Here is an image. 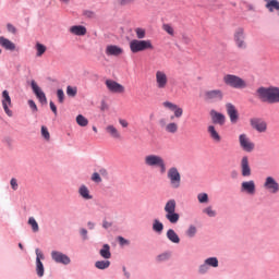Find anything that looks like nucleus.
Masks as SVG:
<instances>
[{
	"label": "nucleus",
	"mask_w": 279,
	"mask_h": 279,
	"mask_svg": "<svg viewBox=\"0 0 279 279\" xmlns=\"http://www.w3.org/2000/svg\"><path fill=\"white\" fill-rule=\"evenodd\" d=\"M144 165L150 169H158L161 174L167 173V163L160 155L149 154L144 157Z\"/></svg>",
	"instance_id": "1"
},
{
	"label": "nucleus",
	"mask_w": 279,
	"mask_h": 279,
	"mask_svg": "<svg viewBox=\"0 0 279 279\" xmlns=\"http://www.w3.org/2000/svg\"><path fill=\"white\" fill-rule=\"evenodd\" d=\"M222 81L226 86H229L230 88H235L238 90H243L247 87V82L234 74H226Z\"/></svg>",
	"instance_id": "2"
},
{
	"label": "nucleus",
	"mask_w": 279,
	"mask_h": 279,
	"mask_svg": "<svg viewBox=\"0 0 279 279\" xmlns=\"http://www.w3.org/2000/svg\"><path fill=\"white\" fill-rule=\"evenodd\" d=\"M177 206L178 203H175V199L172 198L169 199L163 207L166 219L172 225H175L178 221H180V214L175 213Z\"/></svg>",
	"instance_id": "3"
},
{
	"label": "nucleus",
	"mask_w": 279,
	"mask_h": 279,
	"mask_svg": "<svg viewBox=\"0 0 279 279\" xmlns=\"http://www.w3.org/2000/svg\"><path fill=\"white\" fill-rule=\"evenodd\" d=\"M130 50L132 53H141V51L154 50L151 40L132 39L130 41Z\"/></svg>",
	"instance_id": "4"
},
{
	"label": "nucleus",
	"mask_w": 279,
	"mask_h": 279,
	"mask_svg": "<svg viewBox=\"0 0 279 279\" xmlns=\"http://www.w3.org/2000/svg\"><path fill=\"white\" fill-rule=\"evenodd\" d=\"M167 178L170 182L171 189H180L182 184V175L175 167H171L167 172Z\"/></svg>",
	"instance_id": "5"
},
{
	"label": "nucleus",
	"mask_w": 279,
	"mask_h": 279,
	"mask_svg": "<svg viewBox=\"0 0 279 279\" xmlns=\"http://www.w3.org/2000/svg\"><path fill=\"white\" fill-rule=\"evenodd\" d=\"M155 86L158 90H166L169 86V75L163 70H157L155 72Z\"/></svg>",
	"instance_id": "6"
},
{
	"label": "nucleus",
	"mask_w": 279,
	"mask_h": 279,
	"mask_svg": "<svg viewBox=\"0 0 279 279\" xmlns=\"http://www.w3.org/2000/svg\"><path fill=\"white\" fill-rule=\"evenodd\" d=\"M203 99H205V101H222L223 90L221 89L206 90L203 95Z\"/></svg>",
	"instance_id": "7"
},
{
	"label": "nucleus",
	"mask_w": 279,
	"mask_h": 279,
	"mask_svg": "<svg viewBox=\"0 0 279 279\" xmlns=\"http://www.w3.org/2000/svg\"><path fill=\"white\" fill-rule=\"evenodd\" d=\"M162 106L167 110H171V112H173V116H171V119H180L182 117V114H184V109H182V107H180L171 101H163Z\"/></svg>",
	"instance_id": "8"
},
{
	"label": "nucleus",
	"mask_w": 279,
	"mask_h": 279,
	"mask_svg": "<svg viewBox=\"0 0 279 279\" xmlns=\"http://www.w3.org/2000/svg\"><path fill=\"white\" fill-rule=\"evenodd\" d=\"M239 143L241 149H243V151H247L248 154H251V151L256 147L247 134H241L239 136Z\"/></svg>",
	"instance_id": "9"
},
{
	"label": "nucleus",
	"mask_w": 279,
	"mask_h": 279,
	"mask_svg": "<svg viewBox=\"0 0 279 279\" xmlns=\"http://www.w3.org/2000/svg\"><path fill=\"white\" fill-rule=\"evenodd\" d=\"M234 41L236 44V47H239V49H245L247 47V44H245V29L238 28L235 31Z\"/></svg>",
	"instance_id": "10"
},
{
	"label": "nucleus",
	"mask_w": 279,
	"mask_h": 279,
	"mask_svg": "<svg viewBox=\"0 0 279 279\" xmlns=\"http://www.w3.org/2000/svg\"><path fill=\"white\" fill-rule=\"evenodd\" d=\"M159 124L161 128H163L167 134H178V131L180 130V126L177 122L167 123V120L165 119L159 120Z\"/></svg>",
	"instance_id": "11"
},
{
	"label": "nucleus",
	"mask_w": 279,
	"mask_h": 279,
	"mask_svg": "<svg viewBox=\"0 0 279 279\" xmlns=\"http://www.w3.org/2000/svg\"><path fill=\"white\" fill-rule=\"evenodd\" d=\"M241 193H246L247 195L256 194V183L254 180L243 181L240 187Z\"/></svg>",
	"instance_id": "12"
},
{
	"label": "nucleus",
	"mask_w": 279,
	"mask_h": 279,
	"mask_svg": "<svg viewBox=\"0 0 279 279\" xmlns=\"http://www.w3.org/2000/svg\"><path fill=\"white\" fill-rule=\"evenodd\" d=\"M105 84L110 93H117V94L125 93V87L119 84L117 81L107 80Z\"/></svg>",
	"instance_id": "13"
},
{
	"label": "nucleus",
	"mask_w": 279,
	"mask_h": 279,
	"mask_svg": "<svg viewBox=\"0 0 279 279\" xmlns=\"http://www.w3.org/2000/svg\"><path fill=\"white\" fill-rule=\"evenodd\" d=\"M264 189H266V191L269 193L276 194L279 192V184L276 182L274 177H267L264 182Z\"/></svg>",
	"instance_id": "14"
},
{
	"label": "nucleus",
	"mask_w": 279,
	"mask_h": 279,
	"mask_svg": "<svg viewBox=\"0 0 279 279\" xmlns=\"http://www.w3.org/2000/svg\"><path fill=\"white\" fill-rule=\"evenodd\" d=\"M250 123L253 130H256V132H267V122H265L263 119L253 118L250 120Z\"/></svg>",
	"instance_id": "15"
},
{
	"label": "nucleus",
	"mask_w": 279,
	"mask_h": 279,
	"mask_svg": "<svg viewBox=\"0 0 279 279\" xmlns=\"http://www.w3.org/2000/svg\"><path fill=\"white\" fill-rule=\"evenodd\" d=\"M31 86H32V90L36 95L38 101H40V104H47V95H45V92H43V89L38 86L36 81H32Z\"/></svg>",
	"instance_id": "16"
},
{
	"label": "nucleus",
	"mask_w": 279,
	"mask_h": 279,
	"mask_svg": "<svg viewBox=\"0 0 279 279\" xmlns=\"http://www.w3.org/2000/svg\"><path fill=\"white\" fill-rule=\"evenodd\" d=\"M2 106L5 114H8V117H12V110H10V106H12V98H10V93L8 90L2 92Z\"/></svg>",
	"instance_id": "17"
},
{
	"label": "nucleus",
	"mask_w": 279,
	"mask_h": 279,
	"mask_svg": "<svg viewBox=\"0 0 279 279\" xmlns=\"http://www.w3.org/2000/svg\"><path fill=\"white\" fill-rule=\"evenodd\" d=\"M51 258L54 263H61V265H69L71 263V258L69 256L58 251L51 252Z\"/></svg>",
	"instance_id": "18"
},
{
	"label": "nucleus",
	"mask_w": 279,
	"mask_h": 279,
	"mask_svg": "<svg viewBox=\"0 0 279 279\" xmlns=\"http://www.w3.org/2000/svg\"><path fill=\"white\" fill-rule=\"evenodd\" d=\"M240 167L243 178H250L252 175V168L250 167V158L247 156L242 157Z\"/></svg>",
	"instance_id": "19"
},
{
	"label": "nucleus",
	"mask_w": 279,
	"mask_h": 279,
	"mask_svg": "<svg viewBox=\"0 0 279 279\" xmlns=\"http://www.w3.org/2000/svg\"><path fill=\"white\" fill-rule=\"evenodd\" d=\"M227 114L230 118L231 123H238L239 122V110H236V107L232 105L231 102H228L226 105Z\"/></svg>",
	"instance_id": "20"
},
{
	"label": "nucleus",
	"mask_w": 279,
	"mask_h": 279,
	"mask_svg": "<svg viewBox=\"0 0 279 279\" xmlns=\"http://www.w3.org/2000/svg\"><path fill=\"white\" fill-rule=\"evenodd\" d=\"M270 92H271V87H259L256 90V97L259 98L260 101L269 102Z\"/></svg>",
	"instance_id": "21"
},
{
	"label": "nucleus",
	"mask_w": 279,
	"mask_h": 279,
	"mask_svg": "<svg viewBox=\"0 0 279 279\" xmlns=\"http://www.w3.org/2000/svg\"><path fill=\"white\" fill-rule=\"evenodd\" d=\"M266 2L265 8L268 12H277L279 16V1L278 0H264Z\"/></svg>",
	"instance_id": "22"
},
{
	"label": "nucleus",
	"mask_w": 279,
	"mask_h": 279,
	"mask_svg": "<svg viewBox=\"0 0 279 279\" xmlns=\"http://www.w3.org/2000/svg\"><path fill=\"white\" fill-rule=\"evenodd\" d=\"M207 132L214 143H221V135L217 132V129L213 125L207 128Z\"/></svg>",
	"instance_id": "23"
},
{
	"label": "nucleus",
	"mask_w": 279,
	"mask_h": 279,
	"mask_svg": "<svg viewBox=\"0 0 279 279\" xmlns=\"http://www.w3.org/2000/svg\"><path fill=\"white\" fill-rule=\"evenodd\" d=\"M0 46L8 51H14L16 49V45L3 36L0 37Z\"/></svg>",
	"instance_id": "24"
},
{
	"label": "nucleus",
	"mask_w": 279,
	"mask_h": 279,
	"mask_svg": "<svg viewBox=\"0 0 279 279\" xmlns=\"http://www.w3.org/2000/svg\"><path fill=\"white\" fill-rule=\"evenodd\" d=\"M268 104H279V88L270 87V95L268 98Z\"/></svg>",
	"instance_id": "25"
},
{
	"label": "nucleus",
	"mask_w": 279,
	"mask_h": 279,
	"mask_svg": "<svg viewBox=\"0 0 279 279\" xmlns=\"http://www.w3.org/2000/svg\"><path fill=\"white\" fill-rule=\"evenodd\" d=\"M121 53H123V50L119 46L110 45L106 48L107 56H121Z\"/></svg>",
	"instance_id": "26"
},
{
	"label": "nucleus",
	"mask_w": 279,
	"mask_h": 279,
	"mask_svg": "<svg viewBox=\"0 0 279 279\" xmlns=\"http://www.w3.org/2000/svg\"><path fill=\"white\" fill-rule=\"evenodd\" d=\"M105 130H106L107 134H109V136H111V138H117V140L121 138V133L119 132V130L116 129L114 125L109 124L106 126Z\"/></svg>",
	"instance_id": "27"
},
{
	"label": "nucleus",
	"mask_w": 279,
	"mask_h": 279,
	"mask_svg": "<svg viewBox=\"0 0 279 279\" xmlns=\"http://www.w3.org/2000/svg\"><path fill=\"white\" fill-rule=\"evenodd\" d=\"M211 117L214 123H218L219 125H223L226 123V116H223V113L211 111Z\"/></svg>",
	"instance_id": "28"
},
{
	"label": "nucleus",
	"mask_w": 279,
	"mask_h": 279,
	"mask_svg": "<svg viewBox=\"0 0 279 279\" xmlns=\"http://www.w3.org/2000/svg\"><path fill=\"white\" fill-rule=\"evenodd\" d=\"M78 195L83 197V199H93V195L90 194V190L86 185H81L78 189Z\"/></svg>",
	"instance_id": "29"
},
{
	"label": "nucleus",
	"mask_w": 279,
	"mask_h": 279,
	"mask_svg": "<svg viewBox=\"0 0 279 279\" xmlns=\"http://www.w3.org/2000/svg\"><path fill=\"white\" fill-rule=\"evenodd\" d=\"M70 32L74 34V36H86V28L82 25L72 26Z\"/></svg>",
	"instance_id": "30"
},
{
	"label": "nucleus",
	"mask_w": 279,
	"mask_h": 279,
	"mask_svg": "<svg viewBox=\"0 0 279 279\" xmlns=\"http://www.w3.org/2000/svg\"><path fill=\"white\" fill-rule=\"evenodd\" d=\"M101 258L106 260L112 258V253H110V245L104 244L102 248L99 251Z\"/></svg>",
	"instance_id": "31"
},
{
	"label": "nucleus",
	"mask_w": 279,
	"mask_h": 279,
	"mask_svg": "<svg viewBox=\"0 0 279 279\" xmlns=\"http://www.w3.org/2000/svg\"><path fill=\"white\" fill-rule=\"evenodd\" d=\"M167 239H169L171 243H180V236L178 235V233L174 232L173 229H169L167 231Z\"/></svg>",
	"instance_id": "32"
},
{
	"label": "nucleus",
	"mask_w": 279,
	"mask_h": 279,
	"mask_svg": "<svg viewBox=\"0 0 279 279\" xmlns=\"http://www.w3.org/2000/svg\"><path fill=\"white\" fill-rule=\"evenodd\" d=\"M35 49L37 51V53H36L37 58H41V56H45V52L47 51V46L43 45L40 43H37L35 45Z\"/></svg>",
	"instance_id": "33"
},
{
	"label": "nucleus",
	"mask_w": 279,
	"mask_h": 279,
	"mask_svg": "<svg viewBox=\"0 0 279 279\" xmlns=\"http://www.w3.org/2000/svg\"><path fill=\"white\" fill-rule=\"evenodd\" d=\"M153 230H154V232H158L160 234V232H162V230H165V225H162V222H160V220L155 219L153 222Z\"/></svg>",
	"instance_id": "34"
},
{
	"label": "nucleus",
	"mask_w": 279,
	"mask_h": 279,
	"mask_svg": "<svg viewBox=\"0 0 279 279\" xmlns=\"http://www.w3.org/2000/svg\"><path fill=\"white\" fill-rule=\"evenodd\" d=\"M36 272L39 278L45 276V266L41 260L36 262Z\"/></svg>",
	"instance_id": "35"
},
{
	"label": "nucleus",
	"mask_w": 279,
	"mask_h": 279,
	"mask_svg": "<svg viewBox=\"0 0 279 279\" xmlns=\"http://www.w3.org/2000/svg\"><path fill=\"white\" fill-rule=\"evenodd\" d=\"M76 123L77 125H80L81 128H86V125H88V119H86V117L78 114L76 117Z\"/></svg>",
	"instance_id": "36"
},
{
	"label": "nucleus",
	"mask_w": 279,
	"mask_h": 279,
	"mask_svg": "<svg viewBox=\"0 0 279 279\" xmlns=\"http://www.w3.org/2000/svg\"><path fill=\"white\" fill-rule=\"evenodd\" d=\"M97 269H108L110 267V260H98L95 263Z\"/></svg>",
	"instance_id": "37"
},
{
	"label": "nucleus",
	"mask_w": 279,
	"mask_h": 279,
	"mask_svg": "<svg viewBox=\"0 0 279 279\" xmlns=\"http://www.w3.org/2000/svg\"><path fill=\"white\" fill-rule=\"evenodd\" d=\"M207 267H219V259L217 257H209L205 259Z\"/></svg>",
	"instance_id": "38"
},
{
	"label": "nucleus",
	"mask_w": 279,
	"mask_h": 279,
	"mask_svg": "<svg viewBox=\"0 0 279 279\" xmlns=\"http://www.w3.org/2000/svg\"><path fill=\"white\" fill-rule=\"evenodd\" d=\"M28 225L32 227L33 232H38L40 227H38V222L34 217L28 218Z\"/></svg>",
	"instance_id": "39"
},
{
	"label": "nucleus",
	"mask_w": 279,
	"mask_h": 279,
	"mask_svg": "<svg viewBox=\"0 0 279 279\" xmlns=\"http://www.w3.org/2000/svg\"><path fill=\"white\" fill-rule=\"evenodd\" d=\"M66 95H68V97H75L77 95V87H73V86L69 85L66 87Z\"/></svg>",
	"instance_id": "40"
},
{
	"label": "nucleus",
	"mask_w": 279,
	"mask_h": 279,
	"mask_svg": "<svg viewBox=\"0 0 279 279\" xmlns=\"http://www.w3.org/2000/svg\"><path fill=\"white\" fill-rule=\"evenodd\" d=\"M135 34H136L138 40H143V38H145V36H146L145 28H142V27L135 28Z\"/></svg>",
	"instance_id": "41"
},
{
	"label": "nucleus",
	"mask_w": 279,
	"mask_h": 279,
	"mask_svg": "<svg viewBox=\"0 0 279 279\" xmlns=\"http://www.w3.org/2000/svg\"><path fill=\"white\" fill-rule=\"evenodd\" d=\"M41 136L45 138V141L51 140V134L49 133V129H47V126H41Z\"/></svg>",
	"instance_id": "42"
},
{
	"label": "nucleus",
	"mask_w": 279,
	"mask_h": 279,
	"mask_svg": "<svg viewBox=\"0 0 279 279\" xmlns=\"http://www.w3.org/2000/svg\"><path fill=\"white\" fill-rule=\"evenodd\" d=\"M197 199H198L199 204H208V194L201 193L197 195Z\"/></svg>",
	"instance_id": "43"
},
{
	"label": "nucleus",
	"mask_w": 279,
	"mask_h": 279,
	"mask_svg": "<svg viewBox=\"0 0 279 279\" xmlns=\"http://www.w3.org/2000/svg\"><path fill=\"white\" fill-rule=\"evenodd\" d=\"M203 213H205V215H208V217H217V211L213 209L211 206H208L207 208H205Z\"/></svg>",
	"instance_id": "44"
},
{
	"label": "nucleus",
	"mask_w": 279,
	"mask_h": 279,
	"mask_svg": "<svg viewBox=\"0 0 279 279\" xmlns=\"http://www.w3.org/2000/svg\"><path fill=\"white\" fill-rule=\"evenodd\" d=\"M186 234L190 236V239H193V236H195V234H197V228L195 226H190Z\"/></svg>",
	"instance_id": "45"
},
{
	"label": "nucleus",
	"mask_w": 279,
	"mask_h": 279,
	"mask_svg": "<svg viewBox=\"0 0 279 279\" xmlns=\"http://www.w3.org/2000/svg\"><path fill=\"white\" fill-rule=\"evenodd\" d=\"M162 29L163 32H167V34H169L170 36H173V34H175V32L173 31V26L170 24H163Z\"/></svg>",
	"instance_id": "46"
},
{
	"label": "nucleus",
	"mask_w": 279,
	"mask_h": 279,
	"mask_svg": "<svg viewBox=\"0 0 279 279\" xmlns=\"http://www.w3.org/2000/svg\"><path fill=\"white\" fill-rule=\"evenodd\" d=\"M169 258H171V254H169V253H163V254H160V255L157 256L158 263L169 260Z\"/></svg>",
	"instance_id": "47"
},
{
	"label": "nucleus",
	"mask_w": 279,
	"mask_h": 279,
	"mask_svg": "<svg viewBox=\"0 0 279 279\" xmlns=\"http://www.w3.org/2000/svg\"><path fill=\"white\" fill-rule=\"evenodd\" d=\"M57 97L59 99V104H64V90L58 89L57 90Z\"/></svg>",
	"instance_id": "48"
},
{
	"label": "nucleus",
	"mask_w": 279,
	"mask_h": 279,
	"mask_svg": "<svg viewBox=\"0 0 279 279\" xmlns=\"http://www.w3.org/2000/svg\"><path fill=\"white\" fill-rule=\"evenodd\" d=\"M92 181L96 182V184H99L101 182V175L98 172H94L92 174Z\"/></svg>",
	"instance_id": "49"
},
{
	"label": "nucleus",
	"mask_w": 279,
	"mask_h": 279,
	"mask_svg": "<svg viewBox=\"0 0 279 279\" xmlns=\"http://www.w3.org/2000/svg\"><path fill=\"white\" fill-rule=\"evenodd\" d=\"M209 267L207 265V263L205 262L204 264H202L198 268V272L199 274H206L208 271Z\"/></svg>",
	"instance_id": "50"
},
{
	"label": "nucleus",
	"mask_w": 279,
	"mask_h": 279,
	"mask_svg": "<svg viewBox=\"0 0 279 279\" xmlns=\"http://www.w3.org/2000/svg\"><path fill=\"white\" fill-rule=\"evenodd\" d=\"M10 184H11V189L13 191H17L19 190V182L16 181L15 178L11 179Z\"/></svg>",
	"instance_id": "51"
},
{
	"label": "nucleus",
	"mask_w": 279,
	"mask_h": 279,
	"mask_svg": "<svg viewBox=\"0 0 279 279\" xmlns=\"http://www.w3.org/2000/svg\"><path fill=\"white\" fill-rule=\"evenodd\" d=\"M36 263H38V260H45V255L43 253H40V250L36 248Z\"/></svg>",
	"instance_id": "52"
},
{
	"label": "nucleus",
	"mask_w": 279,
	"mask_h": 279,
	"mask_svg": "<svg viewBox=\"0 0 279 279\" xmlns=\"http://www.w3.org/2000/svg\"><path fill=\"white\" fill-rule=\"evenodd\" d=\"M28 106L34 110L35 112H38V107L36 106V102L34 100H28Z\"/></svg>",
	"instance_id": "53"
},
{
	"label": "nucleus",
	"mask_w": 279,
	"mask_h": 279,
	"mask_svg": "<svg viewBox=\"0 0 279 279\" xmlns=\"http://www.w3.org/2000/svg\"><path fill=\"white\" fill-rule=\"evenodd\" d=\"M7 29H8V32H10L11 34H16V27H14V25H12V24H8V25H7Z\"/></svg>",
	"instance_id": "54"
},
{
	"label": "nucleus",
	"mask_w": 279,
	"mask_h": 279,
	"mask_svg": "<svg viewBox=\"0 0 279 279\" xmlns=\"http://www.w3.org/2000/svg\"><path fill=\"white\" fill-rule=\"evenodd\" d=\"M50 109L53 114L58 116V107H56V104H53V101H50Z\"/></svg>",
	"instance_id": "55"
},
{
	"label": "nucleus",
	"mask_w": 279,
	"mask_h": 279,
	"mask_svg": "<svg viewBox=\"0 0 279 279\" xmlns=\"http://www.w3.org/2000/svg\"><path fill=\"white\" fill-rule=\"evenodd\" d=\"M132 1H134V0H118V3L120 5H128V3H132Z\"/></svg>",
	"instance_id": "56"
},
{
	"label": "nucleus",
	"mask_w": 279,
	"mask_h": 279,
	"mask_svg": "<svg viewBox=\"0 0 279 279\" xmlns=\"http://www.w3.org/2000/svg\"><path fill=\"white\" fill-rule=\"evenodd\" d=\"M120 125H122V128H128V125H130V123L126 122V120L120 119L119 120Z\"/></svg>",
	"instance_id": "57"
},
{
	"label": "nucleus",
	"mask_w": 279,
	"mask_h": 279,
	"mask_svg": "<svg viewBox=\"0 0 279 279\" xmlns=\"http://www.w3.org/2000/svg\"><path fill=\"white\" fill-rule=\"evenodd\" d=\"M118 241H119L120 245H125V243H128V240H125L123 236H119Z\"/></svg>",
	"instance_id": "58"
},
{
	"label": "nucleus",
	"mask_w": 279,
	"mask_h": 279,
	"mask_svg": "<svg viewBox=\"0 0 279 279\" xmlns=\"http://www.w3.org/2000/svg\"><path fill=\"white\" fill-rule=\"evenodd\" d=\"M81 234L84 239H87L88 231L86 229H81Z\"/></svg>",
	"instance_id": "59"
},
{
	"label": "nucleus",
	"mask_w": 279,
	"mask_h": 279,
	"mask_svg": "<svg viewBox=\"0 0 279 279\" xmlns=\"http://www.w3.org/2000/svg\"><path fill=\"white\" fill-rule=\"evenodd\" d=\"M99 173H100V175H104L105 178L108 177V170H106L104 168L99 170Z\"/></svg>",
	"instance_id": "60"
},
{
	"label": "nucleus",
	"mask_w": 279,
	"mask_h": 279,
	"mask_svg": "<svg viewBox=\"0 0 279 279\" xmlns=\"http://www.w3.org/2000/svg\"><path fill=\"white\" fill-rule=\"evenodd\" d=\"M110 226H112V225L110 222H108V221H105L102 223V228H106V229L110 228Z\"/></svg>",
	"instance_id": "61"
},
{
	"label": "nucleus",
	"mask_w": 279,
	"mask_h": 279,
	"mask_svg": "<svg viewBox=\"0 0 279 279\" xmlns=\"http://www.w3.org/2000/svg\"><path fill=\"white\" fill-rule=\"evenodd\" d=\"M87 226H88V228H89V230H94L95 229V222H88L87 223Z\"/></svg>",
	"instance_id": "62"
},
{
	"label": "nucleus",
	"mask_w": 279,
	"mask_h": 279,
	"mask_svg": "<svg viewBox=\"0 0 279 279\" xmlns=\"http://www.w3.org/2000/svg\"><path fill=\"white\" fill-rule=\"evenodd\" d=\"M123 271H124V276H126V278H130V272H128V271L125 270V267L123 268Z\"/></svg>",
	"instance_id": "63"
},
{
	"label": "nucleus",
	"mask_w": 279,
	"mask_h": 279,
	"mask_svg": "<svg viewBox=\"0 0 279 279\" xmlns=\"http://www.w3.org/2000/svg\"><path fill=\"white\" fill-rule=\"evenodd\" d=\"M93 131L97 134V126H93Z\"/></svg>",
	"instance_id": "64"
}]
</instances>
